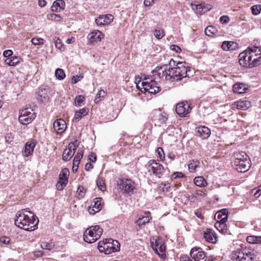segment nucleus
Returning <instances> with one entry per match:
<instances>
[{"mask_svg":"<svg viewBox=\"0 0 261 261\" xmlns=\"http://www.w3.org/2000/svg\"><path fill=\"white\" fill-rule=\"evenodd\" d=\"M163 67V65L161 67H159V66L156 67L154 70H152V73L154 75L158 74L161 77V75H160L161 73H159L158 71L162 69H163L164 70V67Z\"/></svg>","mask_w":261,"mask_h":261,"instance_id":"obj_61","label":"nucleus"},{"mask_svg":"<svg viewBox=\"0 0 261 261\" xmlns=\"http://www.w3.org/2000/svg\"><path fill=\"white\" fill-rule=\"evenodd\" d=\"M55 247V245L53 243H47V242H41V247L43 249H46L48 250H51Z\"/></svg>","mask_w":261,"mask_h":261,"instance_id":"obj_39","label":"nucleus"},{"mask_svg":"<svg viewBox=\"0 0 261 261\" xmlns=\"http://www.w3.org/2000/svg\"><path fill=\"white\" fill-rule=\"evenodd\" d=\"M83 78V76L81 75H75L73 76L71 79V82L73 84H75L77 83L79 81H81V79Z\"/></svg>","mask_w":261,"mask_h":261,"instance_id":"obj_55","label":"nucleus"},{"mask_svg":"<svg viewBox=\"0 0 261 261\" xmlns=\"http://www.w3.org/2000/svg\"><path fill=\"white\" fill-rule=\"evenodd\" d=\"M104 34L98 30H94L88 35L87 39L89 44H94L100 42L104 38Z\"/></svg>","mask_w":261,"mask_h":261,"instance_id":"obj_17","label":"nucleus"},{"mask_svg":"<svg viewBox=\"0 0 261 261\" xmlns=\"http://www.w3.org/2000/svg\"><path fill=\"white\" fill-rule=\"evenodd\" d=\"M11 239L9 237H2L0 238V242L4 244H9L10 242Z\"/></svg>","mask_w":261,"mask_h":261,"instance_id":"obj_54","label":"nucleus"},{"mask_svg":"<svg viewBox=\"0 0 261 261\" xmlns=\"http://www.w3.org/2000/svg\"><path fill=\"white\" fill-rule=\"evenodd\" d=\"M190 254L194 261H206V254L200 247L192 248Z\"/></svg>","mask_w":261,"mask_h":261,"instance_id":"obj_16","label":"nucleus"},{"mask_svg":"<svg viewBox=\"0 0 261 261\" xmlns=\"http://www.w3.org/2000/svg\"><path fill=\"white\" fill-rule=\"evenodd\" d=\"M148 171L158 177L160 178L165 172V168L162 165L157 163L154 160L148 162L146 165Z\"/></svg>","mask_w":261,"mask_h":261,"instance_id":"obj_10","label":"nucleus"},{"mask_svg":"<svg viewBox=\"0 0 261 261\" xmlns=\"http://www.w3.org/2000/svg\"><path fill=\"white\" fill-rule=\"evenodd\" d=\"M65 6V3L63 0H57L55 1L51 7V11L53 12H58L61 10H63Z\"/></svg>","mask_w":261,"mask_h":261,"instance_id":"obj_26","label":"nucleus"},{"mask_svg":"<svg viewBox=\"0 0 261 261\" xmlns=\"http://www.w3.org/2000/svg\"><path fill=\"white\" fill-rule=\"evenodd\" d=\"M36 115L31 109L26 108L19 112L18 120L23 125L31 123L35 119Z\"/></svg>","mask_w":261,"mask_h":261,"instance_id":"obj_11","label":"nucleus"},{"mask_svg":"<svg viewBox=\"0 0 261 261\" xmlns=\"http://www.w3.org/2000/svg\"><path fill=\"white\" fill-rule=\"evenodd\" d=\"M221 47L224 50H234L238 48V44L233 41H224Z\"/></svg>","mask_w":261,"mask_h":261,"instance_id":"obj_27","label":"nucleus"},{"mask_svg":"<svg viewBox=\"0 0 261 261\" xmlns=\"http://www.w3.org/2000/svg\"><path fill=\"white\" fill-rule=\"evenodd\" d=\"M53 40L55 43V46L58 49H60V50H62L63 48V45L62 43L61 40L59 38H57L56 37L53 38Z\"/></svg>","mask_w":261,"mask_h":261,"instance_id":"obj_44","label":"nucleus"},{"mask_svg":"<svg viewBox=\"0 0 261 261\" xmlns=\"http://www.w3.org/2000/svg\"><path fill=\"white\" fill-rule=\"evenodd\" d=\"M190 105L187 101L179 102L176 107V112L180 117H186L191 112Z\"/></svg>","mask_w":261,"mask_h":261,"instance_id":"obj_15","label":"nucleus"},{"mask_svg":"<svg viewBox=\"0 0 261 261\" xmlns=\"http://www.w3.org/2000/svg\"><path fill=\"white\" fill-rule=\"evenodd\" d=\"M97 186L98 189L101 191H104L106 189L104 181L101 178H98L97 180Z\"/></svg>","mask_w":261,"mask_h":261,"instance_id":"obj_45","label":"nucleus"},{"mask_svg":"<svg viewBox=\"0 0 261 261\" xmlns=\"http://www.w3.org/2000/svg\"><path fill=\"white\" fill-rule=\"evenodd\" d=\"M24 210L17 212L15 215V225L21 229L31 231L38 228L39 220L32 212L24 213Z\"/></svg>","mask_w":261,"mask_h":261,"instance_id":"obj_3","label":"nucleus"},{"mask_svg":"<svg viewBox=\"0 0 261 261\" xmlns=\"http://www.w3.org/2000/svg\"><path fill=\"white\" fill-rule=\"evenodd\" d=\"M69 175V171L67 168H64L61 171L59 177V180L56 185L58 190H62L66 186Z\"/></svg>","mask_w":261,"mask_h":261,"instance_id":"obj_13","label":"nucleus"},{"mask_svg":"<svg viewBox=\"0 0 261 261\" xmlns=\"http://www.w3.org/2000/svg\"><path fill=\"white\" fill-rule=\"evenodd\" d=\"M194 184L199 187H205L207 184L205 179L202 176L196 177L194 179Z\"/></svg>","mask_w":261,"mask_h":261,"instance_id":"obj_34","label":"nucleus"},{"mask_svg":"<svg viewBox=\"0 0 261 261\" xmlns=\"http://www.w3.org/2000/svg\"><path fill=\"white\" fill-rule=\"evenodd\" d=\"M102 231V229L98 225L91 226L85 231L84 240L89 244L94 243L100 237Z\"/></svg>","mask_w":261,"mask_h":261,"instance_id":"obj_7","label":"nucleus"},{"mask_svg":"<svg viewBox=\"0 0 261 261\" xmlns=\"http://www.w3.org/2000/svg\"><path fill=\"white\" fill-rule=\"evenodd\" d=\"M85 97L83 95H80L75 97L74 101L76 106H80L82 103L84 101Z\"/></svg>","mask_w":261,"mask_h":261,"instance_id":"obj_47","label":"nucleus"},{"mask_svg":"<svg viewBox=\"0 0 261 261\" xmlns=\"http://www.w3.org/2000/svg\"><path fill=\"white\" fill-rule=\"evenodd\" d=\"M89 112V110L87 108H84L80 109L79 111L75 112L74 119L76 121H80L83 117L87 115Z\"/></svg>","mask_w":261,"mask_h":261,"instance_id":"obj_30","label":"nucleus"},{"mask_svg":"<svg viewBox=\"0 0 261 261\" xmlns=\"http://www.w3.org/2000/svg\"><path fill=\"white\" fill-rule=\"evenodd\" d=\"M47 18L49 20H55L56 21H60L61 20V17L58 14L50 13L47 15Z\"/></svg>","mask_w":261,"mask_h":261,"instance_id":"obj_43","label":"nucleus"},{"mask_svg":"<svg viewBox=\"0 0 261 261\" xmlns=\"http://www.w3.org/2000/svg\"><path fill=\"white\" fill-rule=\"evenodd\" d=\"M48 89L41 87L37 92V99L39 102L46 103L48 101L49 97L48 96Z\"/></svg>","mask_w":261,"mask_h":261,"instance_id":"obj_19","label":"nucleus"},{"mask_svg":"<svg viewBox=\"0 0 261 261\" xmlns=\"http://www.w3.org/2000/svg\"><path fill=\"white\" fill-rule=\"evenodd\" d=\"M13 51L11 50H6L3 53V56L7 58H9L12 55Z\"/></svg>","mask_w":261,"mask_h":261,"instance_id":"obj_58","label":"nucleus"},{"mask_svg":"<svg viewBox=\"0 0 261 261\" xmlns=\"http://www.w3.org/2000/svg\"><path fill=\"white\" fill-rule=\"evenodd\" d=\"M114 19L111 14L100 15L95 19V23L97 25H105L110 23Z\"/></svg>","mask_w":261,"mask_h":261,"instance_id":"obj_18","label":"nucleus"},{"mask_svg":"<svg viewBox=\"0 0 261 261\" xmlns=\"http://www.w3.org/2000/svg\"><path fill=\"white\" fill-rule=\"evenodd\" d=\"M170 49L172 50L175 51L176 53H178L181 51V48L176 45H172L170 46Z\"/></svg>","mask_w":261,"mask_h":261,"instance_id":"obj_59","label":"nucleus"},{"mask_svg":"<svg viewBox=\"0 0 261 261\" xmlns=\"http://www.w3.org/2000/svg\"><path fill=\"white\" fill-rule=\"evenodd\" d=\"M254 257L253 251L249 247L237 249L232 251L230 255L233 261H252Z\"/></svg>","mask_w":261,"mask_h":261,"instance_id":"obj_5","label":"nucleus"},{"mask_svg":"<svg viewBox=\"0 0 261 261\" xmlns=\"http://www.w3.org/2000/svg\"><path fill=\"white\" fill-rule=\"evenodd\" d=\"M239 63L243 67L252 68L261 64V45H252L240 53Z\"/></svg>","mask_w":261,"mask_h":261,"instance_id":"obj_2","label":"nucleus"},{"mask_svg":"<svg viewBox=\"0 0 261 261\" xmlns=\"http://www.w3.org/2000/svg\"><path fill=\"white\" fill-rule=\"evenodd\" d=\"M149 78L146 76H144L143 80L146 81H143L141 83L142 88L140 90L144 93L148 92L151 94H156L159 92L161 89L160 87L157 86L156 82L154 80H150L148 81Z\"/></svg>","mask_w":261,"mask_h":261,"instance_id":"obj_8","label":"nucleus"},{"mask_svg":"<svg viewBox=\"0 0 261 261\" xmlns=\"http://www.w3.org/2000/svg\"><path fill=\"white\" fill-rule=\"evenodd\" d=\"M44 40L42 38H33L31 40L32 43L34 45H41L43 44Z\"/></svg>","mask_w":261,"mask_h":261,"instance_id":"obj_50","label":"nucleus"},{"mask_svg":"<svg viewBox=\"0 0 261 261\" xmlns=\"http://www.w3.org/2000/svg\"><path fill=\"white\" fill-rule=\"evenodd\" d=\"M195 8L197 11V13L201 15L203 13H204V12H203V10L204 9H205L204 6L202 4H198L195 5Z\"/></svg>","mask_w":261,"mask_h":261,"instance_id":"obj_51","label":"nucleus"},{"mask_svg":"<svg viewBox=\"0 0 261 261\" xmlns=\"http://www.w3.org/2000/svg\"><path fill=\"white\" fill-rule=\"evenodd\" d=\"M101 200L102 198L100 197L96 198L94 199V204L92 205L93 214L99 212L102 208Z\"/></svg>","mask_w":261,"mask_h":261,"instance_id":"obj_33","label":"nucleus"},{"mask_svg":"<svg viewBox=\"0 0 261 261\" xmlns=\"http://www.w3.org/2000/svg\"><path fill=\"white\" fill-rule=\"evenodd\" d=\"M196 196H193L192 198L195 199L197 196L198 197H204L205 196V194L201 190H198L195 193Z\"/></svg>","mask_w":261,"mask_h":261,"instance_id":"obj_60","label":"nucleus"},{"mask_svg":"<svg viewBox=\"0 0 261 261\" xmlns=\"http://www.w3.org/2000/svg\"><path fill=\"white\" fill-rule=\"evenodd\" d=\"M151 217L147 215L146 216H144L138 219L136 221V223L139 226L144 225L145 224L148 223Z\"/></svg>","mask_w":261,"mask_h":261,"instance_id":"obj_37","label":"nucleus"},{"mask_svg":"<svg viewBox=\"0 0 261 261\" xmlns=\"http://www.w3.org/2000/svg\"><path fill=\"white\" fill-rule=\"evenodd\" d=\"M247 90V88L245 85L242 83H236L233 86V90L237 94L244 93Z\"/></svg>","mask_w":261,"mask_h":261,"instance_id":"obj_31","label":"nucleus"},{"mask_svg":"<svg viewBox=\"0 0 261 261\" xmlns=\"http://www.w3.org/2000/svg\"><path fill=\"white\" fill-rule=\"evenodd\" d=\"M164 70L162 71V77H165L168 81H178L187 76V73L190 71L185 64L182 62L176 63L171 59L168 64L163 65Z\"/></svg>","mask_w":261,"mask_h":261,"instance_id":"obj_1","label":"nucleus"},{"mask_svg":"<svg viewBox=\"0 0 261 261\" xmlns=\"http://www.w3.org/2000/svg\"><path fill=\"white\" fill-rule=\"evenodd\" d=\"M98 249L100 252L109 254L119 250L120 244L116 240L112 239H106L100 241L98 243Z\"/></svg>","mask_w":261,"mask_h":261,"instance_id":"obj_6","label":"nucleus"},{"mask_svg":"<svg viewBox=\"0 0 261 261\" xmlns=\"http://www.w3.org/2000/svg\"><path fill=\"white\" fill-rule=\"evenodd\" d=\"M89 159L90 161L92 162H96V155L95 153H91L89 155Z\"/></svg>","mask_w":261,"mask_h":261,"instance_id":"obj_63","label":"nucleus"},{"mask_svg":"<svg viewBox=\"0 0 261 261\" xmlns=\"http://www.w3.org/2000/svg\"><path fill=\"white\" fill-rule=\"evenodd\" d=\"M216 32V28L213 26L207 27L204 30V32L206 35L208 36H212Z\"/></svg>","mask_w":261,"mask_h":261,"instance_id":"obj_41","label":"nucleus"},{"mask_svg":"<svg viewBox=\"0 0 261 261\" xmlns=\"http://www.w3.org/2000/svg\"><path fill=\"white\" fill-rule=\"evenodd\" d=\"M252 13L254 15H258L261 12V5H256L251 7Z\"/></svg>","mask_w":261,"mask_h":261,"instance_id":"obj_46","label":"nucleus"},{"mask_svg":"<svg viewBox=\"0 0 261 261\" xmlns=\"http://www.w3.org/2000/svg\"><path fill=\"white\" fill-rule=\"evenodd\" d=\"M55 76L57 79L61 80L65 77V74L63 69L58 68L56 70Z\"/></svg>","mask_w":261,"mask_h":261,"instance_id":"obj_38","label":"nucleus"},{"mask_svg":"<svg viewBox=\"0 0 261 261\" xmlns=\"http://www.w3.org/2000/svg\"><path fill=\"white\" fill-rule=\"evenodd\" d=\"M93 167V165L91 163H88L85 165V169L86 171H90Z\"/></svg>","mask_w":261,"mask_h":261,"instance_id":"obj_64","label":"nucleus"},{"mask_svg":"<svg viewBox=\"0 0 261 261\" xmlns=\"http://www.w3.org/2000/svg\"><path fill=\"white\" fill-rule=\"evenodd\" d=\"M167 120V117L165 113H161L154 118L155 125L160 126L161 125L164 124Z\"/></svg>","mask_w":261,"mask_h":261,"instance_id":"obj_29","label":"nucleus"},{"mask_svg":"<svg viewBox=\"0 0 261 261\" xmlns=\"http://www.w3.org/2000/svg\"><path fill=\"white\" fill-rule=\"evenodd\" d=\"M76 142V141L73 142H70L67 147L63 151L62 159L64 161H69L74 155L77 147Z\"/></svg>","mask_w":261,"mask_h":261,"instance_id":"obj_14","label":"nucleus"},{"mask_svg":"<svg viewBox=\"0 0 261 261\" xmlns=\"http://www.w3.org/2000/svg\"><path fill=\"white\" fill-rule=\"evenodd\" d=\"M14 137L12 133H7L5 136L6 141L7 143H11L13 141Z\"/></svg>","mask_w":261,"mask_h":261,"instance_id":"obj_53","label":"nucleus"},{"mask_svg":"<svg viewBox=\"0 0 261 261\" xmlns=\"http://www.w3.org/2000/svg\"><path fill=\"white\" fill-rule=\"evenodd\" d=\"M179 258L180 261H193L189 258L188 255L185 254L180 255Z\"/></svg>","mask_w":261,"mask_h":261,"instance_id":"obj_57","label":"nucleus"},{"mask_svg":"<svg viewBox=\"0 0 261 261\" xmlns=\"http://www.w3.org/2000/svg\"><path fill=\"white\" fill-rule=\"evenodd\" d=\"M21 61V59L20 57L14 56L11 58H7L5 60V63L9 66H15L18 65Z\"/></svg>","mask_w":261,"mask_h":261,"instance_id":"obj_28","label":"nucleus"},{"mask_svg":"<svg viewBox=\"0 0 261 261\" xmlns=\"http://www.w3.org/2000/svg\"><path fill=\"white\" fill-rule=\"evenodd\" d=\"M227 221L226 219L223 220H217V222L215 224L216 228L223 234H225L227 232V227L226 224Z\"/></svg>","mask_w":261,"mask_h":261,"instance_id":"obj_25","label":"nucleus"},{"mask_svg":"<svg viewBox=\"0 0 261 261\" xmlns=\"http://www.w3.org/2000/svg\"><path fill=\"white\" fill-rule=\"evenodd\" d=\"M153 34L156 38L161 39L165 36V33L163 29H160L155 30Z\"/></svg>","mask_w":261,"mask_h":261,"instance_id":"obj_40","label":"nucleus"},{"mask_svg":"<svg viewBox=\"0 0 261 261\" xmlns=\"http://www.w3.org/2000/svg\"><path fill=\"white\" fill-rule=\"evenodd\" d=\"M36 141L34 140H31L28 141L24 146V149L23 152V155L24 156H28L33 153L34 148L36 145Z\"/></svg>","mask_w":261,"mask_h":261,"instance_id":"obj_20","label":"nucleus"},{"mask_svg":"<svg viewBox=\"0 0 261 261\" xmlns=\"http://www.w3.org/2000/svg\"><path fill=\"white\" fill-rule=\"evenodd\" d=\"M150 243L153 251L161 257L165 256L166 246L161 239L157 236L150 238Z\"/></svg>","mask_w":261,"mask_h":261,"instance_id":"obj_9","label":"nucleus"},{"mask_svg":"<svg viewBox=\"0 0 261 261\" xmlns=\"http://www.w3.org/2000/svg\"><path fill=\"white\" fill-rule=\"evenodd\" d=\"M199 162L198 161H191L188 165L189 170L191 172L195 171L196 168L198 167Z\"/></svg>","mask_w":261,"mask_h":261,"instance_id":"obj_42","label":"nucleus"},{"mask_svg":"<svg viewBox=\"0 0 261 261\" xmlns=\"http://www.w3.org/2000/svg\"><path fill=\"white\" fill-rule=\"evenodd\" d=\"M229 18L227 16L224 15V16H221L220 18V21L222 24L227 23L229 22Z\"/></svg>","mask_w":261,"mask_h":261,"instance_id":"obj_56","label":"nucleus"},{"mask_svg":"<svg viewBox=\"0 0 261 261\" xmlns=\"http://www.w3.org/2000/svg\"><path fill=\"white\" fill-rule=\"evenodd\" d=\"M117 185L119 188L124 193L126 194H132L135 189V184L132 179L128 178H120L117 181Z\"/></svg>","mask_w":261,"mask_h":261,"instance_id":"obj_12","label":"nucleus"},{"mask_svg":"<svg viewBox=\"0 0 261 261\" xmlns=\"http://www.w3.org/2000/svg\"><path fill=\"white\" fill-rule=\"evenodd\" d=\"M84 154V150L83 149H79L76 154L74 157L73 160V165L75 166H77V165H79L81 159L83 158Z\"/></svg>","mask_w":261,"mask_h":261,"instance_id":"obj_36","label":"nucleus"},{"mask_svg":"<svg viewBox=\"0 0 261 261\" xmlns=\"http://www.w3.org/2000/svg\"><path fill=\"white\" fill-rule=\"evenodd\" d=\"M228 210L226 208L222 209L218 211L215 217H217L218 220H223L226 219V220H228Z\"/></svg>","mask_w":261,"mask_h":261,"instance_id":"obj_32","label":"nucleus"},{"mask_svg":"<svg viewBox=\"0 0 261 261\" xmlns=\"http://www.w3.org/2000/svg\"><path fill=\"white\" fill-rule=\"evenodd\" d=\"M195 130L198 135L203 139L208 138L211 134L210 129L206 126H199L196 127Z\"/></svg>","mask_w":261,"mask_h":261,"instance_id":"obj_24","label":"nucleus"},{"mask_svg":"<svg viewBox=\"0 0 261 261\" xmlns=\"http://www.w3.org/2000/svg\"><path fill=\"white\" fill-rule=\"evenodd\" d=\"M156 0H144V5L146 7H149L152 5V4L154 3Z\"/></svg>","mask_w":261,"mask_h":261,"instance_id":"obj_62","label":"nucleus"},{"mask_svg":"<svg viewBox=\"0 0 261 261\" xmlns=\"http://www.w3.org/2000/svg\"><path fill=\"white\" fill-rule=\"evenodd\" d=\"M251 107V102L248 100H240L233 102L231 105L233 110L237 109L239 110H245Z\"/></svg>","mask_w":261,"mask_h":261,"instance_id":"obj_21","label":"nucleus"},{"mask_svg":"<svg viewBox=\"0 0 261 261\" xmlns=\"http://www.w3.org/2000/svg\"><path fill=\"white\" fill-rule=\"evenodd\" d=\"M156 151L158 154V157L161 159V160H163L165 159V154L163 148L159 147L157 149Z\"/></svg>","mask_w":261,"mask_h":261,"instance_id":"obj_52","label":"nucleus"},{"mask_svg":"<svg viewBox=\"0 0 261 261\" xmlns=\"http://www.w3.org/2000/svg\"><path fill=\"white\" fill-rule=\"evenodd\" d=\"M203 238L206 241L209 243H215L217 241L216 234L212 229H207L204 232Z\"/></svg>","mask_w":261,"mask_h":261,"instance_id":"obj_23","label":"nucleus"},{"mask_svg":"<svg viewBox=\"0 0 261 261\" xmlns=\"http://www.w3.org/2000/svg\"><path fill=\"white\" fill-rule=\"evenodd\" d=\"M53 127L57 133L58 134L62 133L66 128V122L63 119H57L54 122Z\"/></svg>","mask_w":261,"mask_h":261,"instance_id":"obj_22","label":"nucleus"},{"mask_svg":"<svg viewBox=\"0 0 261 261\" xmlns=\"http://www.w3.org/2000/svg\"><path fill=\"white\" fill-rule=\"evenodd\" d=\"M233 166L240 172L247 171L250 166V160L247 154L243 151L237 152L233 155Z\"/></svg>","mask_w":261,"mask_h":261,"instance_id":"obj_4","label":"nucleus"},{"mask_svg":"<svg viewBox=\"0 0 261 261\" xmlns=\"http://www.w3.org/2000/svg\"><path fill=\"white\" fill-rule=\"evenodd\" d=\"M106 93L104 90H100L99 91V92L96 94V96L95 99V102H98L99 100H100V99L98 100V98H99L100 97H104L106 96Z\"/></svg>","mask_w":261,"mask_h":261,"instance_id":"obj_49","label":"nucleus"},{"mask_svg":"<svg viewBox=\"0 0 261 261\" xmlns=\"http://www.w3.org/2000/svg\"><path fill=\"white\" fill-rule=\"evenodd\" d=\"M76 193L78 195V198L79 199L82 198L85 196V190L84 188L82 186H80L77 188Z\"/></svg>","mask_w":261,"mask_h":261,"instance_id":"obj_48","label":"nucleus"},{"mask_svg":"<svg viewBox=\"0 0 261 261\" xmlns=\"http://www.w3.org/2000/svg\"><path fill=\"white\" fill-rule=\"evenodd\" d=\"M246 240L250 244H261L260 236H250L247 237Z\"/></svg>","mask_w":261,"mask_h":261,"instance_id":"obj_35","label":"nucleus"}]
</instances>
